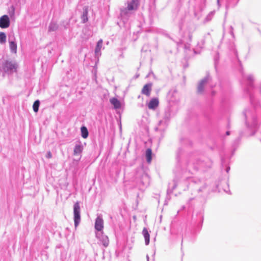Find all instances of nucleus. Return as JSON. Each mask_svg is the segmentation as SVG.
<instances>
[{
    "label": "nucleus",
    "mask_w": 261,
    "mask_h": 261,
    "mask_svg": "<svg viewBox=\"0 0 261 261\" xmlns=\"http://www.w3.org/2000/svg\"><path fill=\"white\" fill-rule=\"evenodd\" d=\"M73 212L74 224L75 226L77 227L81 220L80 206L79 202H76L74 204L73 207Z\"/></svg>",
    "instance_id": "1"
},
{
    "label": "nucleus",
    "mask_w": 261,
    "mask_h": 261,
    "mask_svg": "<svg viewBox=\"0 0 261 261\" xmlns=\"http://www.w3.org/2000/svg\"><path fill=\"white\" fill-rule=\"evenodd\" d=\"M10 25V20L9 17L6 15H3L0 18V27L1 28H7Z\"/></svg>",
    "instance_id": "2"
},
{
    "label": "nucleus",
    "mask_w": 261,
    "mask_h": 261,
    "mask_svg": "<svg viewBox=\"0 0 261 261\" xmlns=\"http://www.w3.org/2000/svg\"><path fill=\"white\" fill-rule=\"evenodd\" d=\"M95 228L98 231H101L103 228V221L102 218L97 217L95 223Z\"/></svg>",
    "instance_id": "3"
},
{
    "label": "nucleus",
    "mask_w": 261,
    "mask_h": 261,
    "mask_svg": "<svg viewBox=\"0 0 261 261\" xmlns=\"http://www.w3.org/2000/svg\"><path fill=\"white\" fill-rule=\"evenodd\" d=\"M151 86L152 84L150 83L145 85L142 89V93L147 96H149L151 91Z\"/></svg>",
    "instance_id": "4"
},
{
    "label": "nucleus",
    "mask_w": 261,
    "mask_h": 261,
    "mask_svg": "<svg viewBox=\"0 0 261 261\" xmlns=\"http://www.w3.org/2000/svg\"><path fill=\"white\" fill-rule=\"evenodd\" d=\"M159 101L157 98H152L148 104V107L149 109H154L159 106Z\"/></svg>",
    "instance_id": "5"
},
{
    "label": "nucleus",
    "mask_w": 261,
    "mask_h": 261,
    "mask_svg": "<svg viewBox=\"0 0 261 261\" xmlns=\"http://www.w3.org/2000/svg\"><path fill=\"white\" fill-rule=\"evenodd\" d=\"M142 233L145 239V244L148 245L150 241V235L147 229L146 228H144L143 229Z\"/></svg>",
    "instance_id": "6"
},
{
    "label": "nucleus",
    "mask_w": 261,
    "mask_h": 261,
    "mask_svg": "<svg viewBox=\"0 0 261 261\" xmlns=\"http://www.w3.org/2000/svg\"><path fill=\"white\" fill-rule=\"evenodd\" d=\"M152 152L150 148H148L146 150L145 156L146 158L147 162L150 163L152 160Z\"/></svg>",
    "instance_id": "7"
},
{
    "label": "nucleus",
    "mask_w": 261,
    "mask_h": 261,
    "mask_svg": "<svg viewBox=\"0 0 261 261\" xmlns=\"http://www.w3.org/2000/svg\"><path fill=\"white\" fill-rule=\"evenodd\" d=\"M110 102L114 106L115 109H119L121 107L120 101L115 97L110 99Z\"/></svg>",
    "instance_id": "8"
},
{
    "label": "nucleus",
    "mask_w": 261,
    "mask_h": 261,
    "mask_svg": "<svg viewBox=\"0 0 261 261\" xmlns=\"http://www.w3.org/2000/svg\"><path fill=\"white\" fill-rule=\"evenodd\" d=\"M138 6V4L137 1L133 0L130 3L128 4L127 5V9L128 10H133L137 9Z\"/></svg>",
    "instance_id": "9"
},
{
    "label": "nucleus",
    "mask_w": 261,
    "mask_h": 261,
    "mask_svg": "<svg viewBox=\"0 0 261 261\" xmlns=\"http://www.w3.org/2000/svg\"><path fill=\"white\" fill-rule=\"evenodd\" d=\"M10 48L12 52L16 54L17 53V44L13 41H9Z\"/></svg>",
    "instance_id": "10"
},
{
    "label": "nucleus",
    "mask_w": 261,
    "mask_h": 261,
    "mask_svg": "<svg viewBox=\"0 0 261 261\" xmlns=\"http://www.w3.org/2000/svg\"><path fill=\"white\" fill-rule=\"evenodd\" d=\"M83 150V147L81 145H75L74 149V155H76L81 153Z\"/></svg>",
    "instance_id": "11"
},
{
    "label": "nucleus",
    "mask_w": 261,
    "mask_h": 261,
    "mask_svg": "<svg viewBox=\"0 0 261 261\" xmlns=\"http://www.w3.org/2000/svg\"><path fill=\"white\" fill-rule=\"evenodd\" d=\"M87 15H88V8L85 7L84 8V12H83V15L82 16V20H83V22H84V23L87 22L88 20Z\"/></svg>",
    "instance_id": "12"
},
{
    "label": "nucleus",
    "mask_w": 261,
    "mask_h": 261,
    "mask_svg": "<svg viewBox=\"0 0 261 261\" xmlns=\"http://www.w3.org/2000/svg\"><path fill=\"white\" fill-rule=\"evenodd\" d=\"M82 136L83 138L86 139L88 136V131L85 126H82L81 128Z\"/></svg>",
    "instance_id": "13"
},
{
    "label": "nucleus",
    "mask_w": 261,
    "mask_h": 261,
    "mask_svg": "<svg viewBox=\"0 0 261 261\" xmlns=\"http://www.w3.org/2000/svg\"><path fill=\"white\" fill-rule=\"evenodd\" d=\"M15 68V65L14 64H13L12 63L7 62L5 63V68H4L5 70H12Z\"/></svg>",
    "instance_id": "14"
},
{
    "label": "nucleus",
    "mask_w": 261,
    "mask_h": 261,
    "mask_svg": "<svg viewBox=\"0 0 261 261\" xmlns=\"http://www.w3.org/2000/svg\"><path fill=\"white\" fill-rule=\"evenodd\" d=\"M206 80H202L201 81V82L199 83L197 90L199 93H201L203 90L204 85L206 83Z\"/></svg>",
    "instance_id": "15"
},
{
    "label": "nucleus",
    "mask_w": 261,
    "mask_h": 261,
    "mask_svg": "<svg viewBox=\"0 0 261 261\" xmlns=\"http://www.w3.org/2000/svg\"><path fill=\"white\" fill-rule=\"evenodd\" d=\"M6 36L5 33L0 32V43L3 44L6 42Z\"/></svg>",
    "instance_id": "16"
},
{
    "label": "nucleus",
    "mask_w": 261,
    "mask_h": 261,
    "mask_svg": "<svg viewBox=\"0 0 261 261\" xmlns=\"http://www.w3.org/2000/svg\"><path fill=\"white\" fill-rule=\"evenodd\" d=\"M102 40H99L97 43V45H96V47L95 48L96 53H98V52L100 51L101 48L102 47Z\"/></svg>",
    "instance_id": "17"
},
{
    "label": "nucleus",
    "mask_w": 261,
    "mask_h": 261,
    "mask_svg": "<svg viewBox=\"0 0 261 261\" xmlns=\"http://www.w3.org/2000/svg\"><path fill=\"white\" fill-rule=\"evenodd\" d=\"M40 102L38 100H36L33 106V110L35 112H37L38 111V109L39 107Z\"/></svg>",
    "instance_id": "18"
},
{
    "label": "nucleus",
    "mask_w": 261,
    "mask_h": 261,
    "mask_svg": "<svg viewBox=\"0 0 261 261\" xmlns=\"http://www.w3.org/2000/svg\"><path fill=\"white\" fill-rule=\"evenodd\" d=\"M58 28V26L55 23H51L49 28L50 31H55Z\"/></svg>",
    "instance_id": "19"
},
{
    "label": "nucleus",
    "mask_w": 261,
    "mask_h": 261,
    "mask_svg": "<svg viewBox=\"0 0 261 261\" xmlns=\"http://www.w3.org/2000/svg\"><path fill=\"white\" fill-rule=\"evenodd\" d=\"M103 244L105 247H107L109 245V240L107 237H105L103 240Z\"/></svg>",
    "instance_id": "20"
},
{
    "label": "nucleus",
    "mask_w": 261,
    "mask_h": 261,
    "mask_svg": "<svg viewBox=\"0 0 261 261\" xmlns=\"http://www.w3.org/2000/svg\"><path fill=\"white\" fill-rule=\"evenodd\" d=\"M46 157L48 159H50L52 157L51 153L50 151H48L47 153Z\"/></svg>",
    "instance_id": "21"
},
{
    "label": "nucleus",
    "mask_w": 261,
    "mask_h": 261,
    "mask_svg": "<svg viewBox=\"0 0 261 261\" xmlns=\"http://www.w3.org/2000/svg\"><path fill=\"white\" fill-rule=\"evenodd\" d=\"M226 135H229V132H226Z\"/></svg>",
    "instance_id": "22"
}]
</instances>
